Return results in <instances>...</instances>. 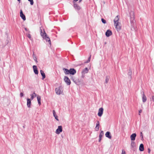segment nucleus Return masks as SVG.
<instances>
[{"label": "nucleus", "mask_w": 154, "mask_h": 154, "mask_svg": "<svg viewBox=\"0 0 154 154\" xmlns=\"http://www.w3.org/2000/svg\"><path fill=\"white\" fill-rule=\"evenodd\" d=\"M40 32L41 35L42 37L43 38L46 40L47 42H48L49 44L51 45V41L50 38L47 35L44 29L43 31L40 27Z\"/></svg>", "instance_id": "f257e3e1"}, {"label": "nucleus", "mask_w": 154, "mask_h": 154, "mask_svg": "<svg viewBox=\"0 0 154 154\" xmlns=\"http://www.w3.org/2000/svg\"><path fill=\"white\" fill-rule=\"evenodd\" d=\"M129 15L131 25L133 27H135V26L134 24L135 20L134 12L133 11H131L129 13Z\"/></svg>", "instance_id": "f03ea898"}, {"label": "nucleus", "mask_w": 154, "mask_h": 154, "mask_svg": "<svg viewBox=\"0 0 154 154\" xmlns=\"http://www.w3.org/2000/svg\"><path fill=\"white\" fill-rule=\"evenodd\" d=\"M64 80L67 85H70L71 84V81L69 78L67 76H65Z\"/></svg>", "instance_id": "7ed1b4c3"}, {"label": "nucleus", "mask_w": 154, "mask_h": 154, "mask_svg": "<svg viewBox=\"0 0 154 154\" xmlns=\"http://www.w3.org/2000/svg\"><path fill=\"white\" fill-rule=\"evenodd\" d=\"M73 6L75 9L77 11H79L81 9V7L79 5L75 2H73Z\"/></svg>", "instance_id": "20e7f679"}, {"label": "nucleus", "mask_w": 154, "mask_h": 154, "mask_svg": "<svg viewBox=\"0 0 154 154\" xmlns=\"http://www.w3.org/2000/svg\"><path fill=\"white\" fill-rule=\"evenodd\" d=\"M62 126H59L58 128L56 131V133L57 134H59L62 131Z\"/></svg>", "instance_id": "39448f33"}, {"label": "nucleus", "mask_w": 154, "mask_h": 154, "mask_svg": "<svg viewBox=\"0 0 154 154\" xmlns=\"http://www.w3.org/2000/svg\"><path fill=\"white\" fill-rule=\"evenodd\" d=\"M120 23L117 22L116 24H114L115 28L118 32L121 29V26L119 25Z\"/></svg>", "instance_id": "423d86ee"}, {"label": "nucleus", "mask_w": 154, "mask_h": 154, "mask_svg": "<svg viewBox=\"0 0 154 154\" xmlns=\"http://www.w3.org/2000/svg\"><path fill=\"white\" fill-rule=\"evenodd\" d=\"M103 109L102 107L100 108L98 110L97 115L98 116L101 117L102 115L103 112Z\"/></svg>", "instance_id": "0eeeda50"}, {"label": "nucleus", "mask_w": 154, "mask_h": 154, "mask_svg": "<svg viewBox=\"0 0 154 154\" xmlns=\"http://www.w3.org/2000/svg\"><path fill=\"white\" fill-rule=\"evenodd\" d=\"M76 72V70L74 68H70L69 69V74L73 75L75 74Z\"/></svg>", "instance_id": "6e6552de"}, {"label": "nucleus", "mask_w": 154, "mask_h": 154, "mask_svg": "<svg viewBox=\"0 0 154 154\" xmlns=\"http://www.w3.org/2000/svg\"><path fill=\"white\" fill-rule=\"evenodd\" d=\"M112 34V31L109 29L107 30L105 33V35L106 37H108L110 36Z\"/></svg>", "instance_id": "1a4fd4ad"}, {"label": "nucleus", "mask_w": 154, "mask_h": 154, "mask_svg": "<svg viewBox=\"0 0 154 154\" xmlns=\"http://www.w3.org/2000/svg\"><path fill=\"white\" fill-rule=\"evenodd\" d=\"M60 88H62V86H60L58 88H55V91L57 94L59 95L61 94V90H60Z\"/></svg>", "instance_id": "9d476101"}, {"label": "nucleus", "mask_w": 154, "mask_h": 154, "mask_svg": "<svg viewBox=\"0 0 154 154\" xmlns=\"http://www.w3.org/2000/svg\"><path fill=\"white\" fill-rule=\"evenodd\" d=\"M20 16L23 20H26V17L23 14V11L22 10H21L20 11Z\"/></svg>", "instance_id": "9b49d317"}, {"label": "nucleus", "mask_w": 154, "mask_h": 154, "mask_svg": "<svg viewBox=\"0 0 154 154\" xmlns=\"http://www.w3.org/2000/svg\"><path fill=\"white\" fill-rule=\"evenodd\" d=\"M32 67L33 69L34 72L35 74L36 75L38 74V72L37 69V66L35 65H33V66Z\"/></svg>", "instance_id": "f8f14e48"}, {"label": "nucleus", "mask_w": 154, "mask_h": 154, "mask_svg": "<svg viewBox=\"0 0 154 154\" xmlns=\"http://www.w3.org/2000/svg\"><path fill=\"white\" fill-rule=\"evenodd\" d=\"M31 100H32L31 99L28 98L27 99V107L29 108L31 107Z\"/></svg>", "instance_id": "ddd939ff"}, {"label": "nucleus", "mask_w": 154, "mask_h": 154, "mask_svg": "<svg viewBox=\"0 0 154 154\" xmlns=\"http://www.w3.org/2000/svg\"><path fill=\"white\" fill-rule=\"evenodd\" d=\"M137 134L136 133L132 134L130 136L131 140L132 141H134L135 140Z\"/></svg>", "instance_id": "4468645a"}, {"label": "nucleus", "mask_w": 154, "mask_h": 154, "mask_svg": "<svg viewBox=\"0 0 154 154\" xmlns=\"http://www.w3.org/2000/svg\"><path fill=\"white\" fill-rule=\"evenodd\" d=\"M143 94L142 96V101L143 103L145 102L147 100L146 97L144 94V93L143 91L142 92Z\"/></svg>", "instance_id": "2eb2a0df"}, {"label": "nucleus", "mask_w": 154, "mask_h": 154, "mask_svg": "<svg viewBox=\"0 0 154 154\" xmlns=\"http://www.w3.org/2000/svg\"><path fill=\"white\" fill-rule=\"evenodd\" d=\"M105 136L106 137L108 138L109 139H111L112 138V136L111 133L109 131H107L105 134Z\"/></svg>", "instance_id": "dca6fc26"}, {"label": "nucleus", "mask_w": 154, "mask_h": 154, "mask_svg": "<svg viewBox=\"0 0 154 154\" xmlns=\"http://www.w3.org/2000/svg\"><path fill=\"white\" fill-rule=\"evenodd\" d=\"M97 122L96 124V126L95 128V130L96 131H98L99 130L100 123L98 121H97Z\"/></svg>", "instance_id": "f3484780"}, {"label": "nucleus", "mask_w": 154, "mask_h": 154, "mask_svg": "<svg viewBox=\"0 0 154 154\" xmlns=\"http://www.w3.org/2000/svg\"><path fill=\"white\" fill-rule=\"evenodd\" d=\"M119 19V15L117 16L114 20V24H116L117 22H118Z\"/></svg>", "instance_id": "a211bd4d"}, {"label": "nucleus", "mask_w": 154, "mask_h": 154, "mask_svg": "<svg viewBox=\"0 0 154 154\" xmlns=\"http://www.w3.org/2000/svg\"><path fill=\"white\" fill-rule=\"evenodd\" d=\"M63 70L64 71L65 74L68 75L69 74V69L65 68H63Z\"/></svg>", "instance_id": "6ab92c4d"}, {"label": "nucleus", "mask_w": 154, "mask_h": 154, "mask_svg": "<svg viewBox=\"0 0 154 154\" xmlns=\"http://www.w3.org/2000/svg\"><path fill=\"white\" fill-rule=\"evenodd\" d=\"M40 73L42 76V79L43 80L45 78V74L44 72L42 70H41L40 71Z\"/></svg>", "instance_id": "aec40b11"}, {"label": "nucleus", "mask_w": 154, "mask_h": 154, "mask_svg": "<svg viewBox=\"0 0 154 154\" xmlns=\"http://www.w3.org/2000/svg\"><path fill=\"white\" fill-rule=\"evenodd\" d=\"M88 71H89L88 69V68L86 67L82 70V73H83V74H85L86 73H88Z\"/></svg>", "instance_id": "412c9836"}, {"label": "nucleus", "mask_w": 154, "mask_h": 154, "mask_svg": "<svg viewBox=\"0 0 154 154\" xmlns=\"http://www.w3.org/2000/svg\"><path fill=\"white\" fill-rule=\"evenodd\" d=\"M139 150L140 151H143L144 150V146L143 144H140L139 148Z\"/></svg>", "instance_id": "4be33fe9"}, {"label": "nucleus", "mask_w": 154, "mask_h": 154, "mask_svg": "<svg viewBox=\"0 0 154 154\" xmlns=\"http://www.w3.org/2000/svg\"><path fill=\"white\" fill-rule=\"evenodd\" d=\"M53 113L54 117H55V119L57 121H59L58 117L57 115L56 114L55 111L54 110H53Z\"/></svg>", "instance_id": "5701e85b"}, {"label": "nucleus", "mask_w": 154, "mask_h": 154, "mask_svg": "<svg viewBox=\"0 0 154 154\" xmlns=\"http://www.w3.org/2000/svg\"><path fill=\"white\" fill-rule=\"evenodd\" d=\"M36 94L35 92H34L32 94H31V100H32L36 96Z\"/></svg>", "instance_id": "b1692460"}, {"label": "nucleus", "mask_w": 154, "mask_h": 154, "mask_svg": "<svg viewBox=\"0 0 154 154\" xmlns=\"http://www.w3.org/2000/svg\"><path fill=\"white\" fill-rule=\"evenodd\" d=\"M37 99L38 104L40 105L41 104V97L39 95L38 96H37Z\"/></svg>", "instance_id": "393cba45"}, {"label": "nucleus", "mask_w": 154, "mask_h": 154, "mask_svg": "<svg viewBox=\"0 0 154 154\" xmlns=\"http://www.w3.org/2000/svg\"><path fill=\"white\" fill-rule=\"evenodd\" d=\"M131 75H132V71L131 69L129 68V71L128 73V75L130 77V79H131Z\"/></svg>", "instance_id": "a878e982"}, {"label": "nucleus", "mask_w": 154, "mask_h": 154, "mask_svg": "<svg viewBox=\"0 0 154 154\" xmlns=\"http://www.w3.org/2000/svg\"><path fill=\"white\" fill-rule=\"evenodd\" d=\"M33 58L34 60L35 61L36 63H37L38 62V61H37V58L36 57V55L34 53V52H33Z\"/></svg>", "instance_id": "bb28decb"}, {"label": "nucleus", "mask_w": 154, "mask_h": 154, "mask_svg": "<svg viewBox=\"0 0 154 154\" xmlns=\"http://www.w3.org/2000/svg\"><path fill=\"white\" fill-rule=\"evenodd\" d=\"M109 79H110V76H106L105 82V83H108Z\"/></svg>", "instance_id": "cd10ccee"}, {"label": "nucleus", "mask_w": 154, "mask_h": 154, "mask_svg": "<svg viewBox=\"0 0 154 154\" xmlns=\"http://www.w3.org/2000/svg\"><path fill=\"white\" fill-rule=\"evenodd\" d=\"M135 146V143L133 141H132L131 143V146L132 147L134 148V147Z\"/></svg>", "instance_id": "c85d7f7f"}, {"label": "nucleus", "mask_w": 154, "mask_h": 154, "mask_svg": "<svg viewBox=\"0 0 154 154\" xmlns=\"http://www.w3.org/2000/svg\"><path fill=\"white\" fill-rule=\"evenodd\" d=\"M91 55H90L89 57H88V60H87V61H86L85 62V63H89L90 61V59H91Z\"/></svg>", "instance_id": "c756f323"}, {"label": "nucleus", "mask_w": 154, "mask_h": 154, "mask_svg": "<svg viewBox=\"0 0 154 154\" xmlns=\"http://www.w3.org/2000/svg\"><path fill=\"white\" fill-rule=\"evenodd\" d=\"M102 22L104 24H105L106 23V20L104 19L103 18H101V19Z\"/></svg>", "instance_id": "7c9ffc66"}, {"label": "nucleus", "mask_w": 154, "mask_h": 154, "mask_svg": "<svg viewBox=\"0 0 154 154\" xmlns=\"http://www.w3.org/2000/svg\"><path fill=\"white\" fill-rule=\"evenodd\" d=\"M28 1L30 2L31 5H33L34 2L33 0H28Z\"/></svg>", "instance_id": "2f4dec72"}, {"label": "nucleus", "mask_w": 154, "mask_h": 154, "mask_svg": "<svg viewBox=\"0 0 154 154\" xmlns=\"http://www.w3.org/2000/svg\"><path fill=\"white\" fill-rule=\"evenodd\" d=\"M70 79L73 81H74V80H75V78L74 76H72Z\"/></svg>", "instance_id": "473e14b6"}, {"label": "nucleus", "mask_w": 154, "mask_h": 154, "mask_svg": "<svg viewBox=\"0 0 154 154\" xmlns=\"http://www.w3.org/2000/svg\"><path fill=\"white\" fill-rule=\"evenodd\" d=\"M140 136L141 137V140H143V136L142 133V132H140Z\"/></svg>", "instance_id": "72a5a7b5"}, {"label": "nucleus", "mask_w": 154, "mask_h": 154, "mask_svg": "<svg viewBox=\"0 0 154 154\" xmlns=\"http://www.w3.org/2000/svg\"><path fill=\"white\" fill-rule=\"evenodd\" d=\"M27 36L30 39H31V35L30 34H28L27 35Z\"/></svg>", "instance_id": "f704fd0d"}, {"label": "nucleus", "mask_w": 154, "mask_h": 154, "mask_svg": "<svg viewBox=\"0 0 154 154\" xmlns=\"http://www.w3.org/2000/svg\"><path fill=\"white\" fill-rule=\"evenodd\" d=\"M100 134L103 136L104 135L103 131H101L100 133Z\"/></svg>", "instance_id": "c9c22d12"}, {"label": "nucleus", "mask_w": 154, "mask_h": 154, "mask_svg": "<svg viewBox=\"0 0 154 154\" xmlns=\"http://www.w3.org/2000/svg\"><path fill=\"white\" fill-rule=\"evenodd\" d=\"M24 96L23 93V92H21L20 94V97H22Z\"/></svg>", "instance_id": "e433bc0d"}, {"label": "nucleus", "mask_w": 154, "mask_h": 154, "mask_svg": "<svg viewBox=\"0 0 154 154\" xmlns=\"http://www.w3.org/2000/svg\"><path fill=\"white\" fill-rule=\"evenodd\" d=\"M82 76L81 77L82 78H84L85 77V74H83V73H82Z\"/></svg>", "instance_id": "4c0bfd02"}, {"label": "nucleus", "mask_w": 154, "mask_h": 154, "mask_svg": "<svg viewBox=\"0 0 154 154\" xmlns=\"http://www.w3.org/2000/svg\"><path fill=\"white\" fill-rule=\"evenodd\" d=\"M122 154H126L125 151L124 150H122Z\"/></svg>", "instance_id": "58836bf2"}, {"label": "nucleus", "mask_w": 154, "mask_h": 154, "mask_svg": "<svg viewBox=\"0 0 154 154\" xmlns=\"http://www.w3.org/2000/svg\"><path fill=\"white\" fill-rule=\"evenodd\" d=\"M150 151H151V150H150V149L148 148V153H150Z\"/></svg>", "instance_id": "ea45409f"}, {"label": "nucleus", "mask_w": 154, "mask_h": 154, "mask_svg": "<svg viewBox=\"0 0 154 154\" xmlns=\"http://www.w3.org/2000/svg\"><path fill=\"white\" fill-rule=\"evenodd\" d=\"M142 112V110L141 109H140L139 111V115H140V113Z\"/></svg>", "instance_id": "a19ab883"}, {"label": "nucleus", "mask_w": 154, "mask_h": 154, "mask_svg": "<svg viewBox=\"0 0 154 154\" xmlns=\"http://www.w3.org/2000/svg\"><path fill=\"white\" fill-rule=\"evenodd\" d=\"M152 100L153 101V102H154V96H152Z\"/></svg>", "instance_id": "79ce46f5"}, {"label": "nucleus", "mask_w": 154, "mask_h": 154, "mask_svg": "<svg viewBox=\"0 0 154 154\" xmlns=\"http://www.w3.org/2000/svg\"><path fill=\"white\" fill-rule=\"evenodd\" d=\"M101 138H101V137H99V140H98L99 142H100L101 140Z\"/></svg>", "instance_id": "37998d69"}, {"label": "nucleus", "mask_w": 154, "mask_h": 154, "mask_svg": "<svg viewBox=\"0 0 154 154\" xmlns=\"http://www.w3.org/2000/svg\"><path fill=\"white\" fill-rule=\"evenodd\" d=\"M25 30L26 31H29V29H27V28H25Z\"/></svg>", "instance_id": "c03bdc74"}, {"label": "nucleus", "mask_w": 154, "mask_h": 154, "mask_svg": "<svg viewBox=\"0 0 154 154\" xmlns=\"http://www.w3.org/2000/svg\"><path fill=\"white\" fill-rule=\"evenodd\" d=\"M102 136H102V135H101L100 134L99 135V137H101V138H102Z\"/></svg>", "instance_id": "a18cd8bd"}, {"label": "nucleus", "mask_w": 154, "mask_h": 154, "mask_svg": "<svg viewBox=\"0 0 154 154\" xmlns=\"http://www.w3.org/2000/svg\"><path fill=\"white\" fill-rule=\"evenodd\" d=\"M73 1L74 2H77V1H78V0H73Z\"/></svg>", "instance_id": "49530a36"}, {"label": "nucleus", "mask_w": 154, "mask_h": 154, "mask_svg": "<svg viewBox=\"0 0 154 154\" xmlns=\"http://www.w3.org/2000/svg\"><path fill=\"white\" fill-rule=\"evenodd\" d=\"M60 90H61V92H63L62 90V88H60Z\"/></svg>", "instance_id": "de8ad7c7"}, {"label": "nucleus", "mask_w": 154, "mask_h": 154, "mask_svg": "<svg viewBox=\"0 0 154 154\" xmlns=\"http://www.w3.org/2000/svg\"><path fill=\"white\" fill-rule=\"evenodd\" d=\"M73 82H75V83L76 84L77 83V82L76 81V80H74V81H73Z\"/></svg>", "instance_id": "09e8293b"}, {"label": "nucleus", "mask_w": 154, "mask_h": 154, "mask_svg": "<svg viewBox=\"0 0 154 154\" xmlns=\"http://www.w3.org/2000/svg\"><path fill=\"white\" fill-rule=\"evenodd\" d=\"M82 0H79V3H80L82 2Z\"/></svg>", "instance_id": "8fccbe9b"}, {"label": "nucleus", "mask_w": 154, "mask_h": 154, "mask_svg": "<svg viewBox=\"0 0 154 154\" xmlns=\"http://www.w3.org/2000/svg\"><path fill=\"white\" fill-rule=\"evenodd\" d=\"M18 2H20V0H17Z\"/></svg>", "instance_id": "3c124183"}, {"label": "nucleus", "mask_w": 154, "mask_h": 154, "mask_svg": "<svg viewBox=\"0 0 154 154\" xmlns=\"http://www.w3.org/2000/svg\"><path fill=\"white\" fill-rule=\"evenodd\" d=\"M23 128H25V126H23Z\"/></svg>", "instance_id": "603ef678"}]
</instances>
